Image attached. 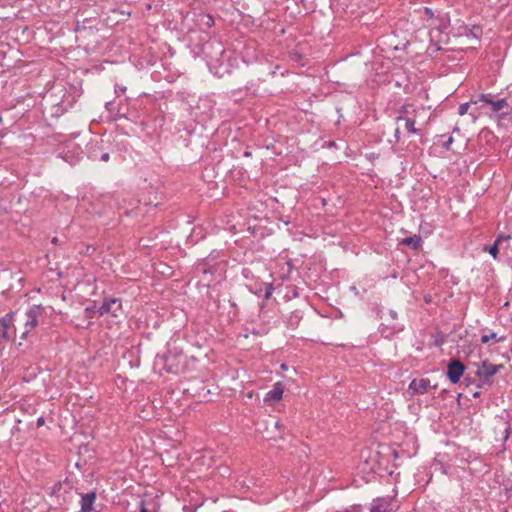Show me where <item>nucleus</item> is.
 <instances>
[{
    "label": "nucleus",
    "instance_id": "f257e3e1",
    "mask_svg": "<svg viewBox=\"0 0 512 512\" xmlns=\"http://www.w3.org/2000/svg\"><path fill=\"white\" fill-rule=\"evenodd\" d=\"M492 34V36H489V42L486 44V55L485 60H487L490 64H499L503 59V55L505 52V40L494 36L496 35L495 32L492 31V29H489L486 33Z\"/></svg>",
    "mask_w": 512,
    "mask_h": 512
},
{
    "label": "nucleus",
    "instance_id": "f03ea898",
    "mask_svg": "<svg viewBox=\"0 0 512 512\" xmlns=\"http://www.w3.org/2000/svg\"><path fill=\"white\" fill-rule=\"evenodd\" d=\"M44 308L41 305H32L25 312V330L21 335L25 339L29 332L35 329L39 323V317L42 316Z\"/></svg>",
    "mask_w": 512,
    "mask_h": 512
},
{
    "label": "nucleus",
    "instance_id": "7ed1b4c3",
    "mask_svg": "<svg viewBox=\"0 0 512 512\" xmlns=\"http://www.w3.org/2000/svg\"><path fill=\"white\" fill-rule=\"evenodd\" d=\"M436 388L437 384H432L429 378H419L410 382L408 391L411 395H422Z\"/></svg>",
    "mask_w": 512,
    "mask_h": 512
},
{
    "label": "nucleus",
    "instance_id": "20e7f679",
    "mask_svg": "<svg viewBox=\"0 0 512 512\" xmlns=\"http://www.w3.org/2000/svg\"><path fill=\"white\" fill-rule=\"evenodd\" d=\"M372 512H394L398 509L395 504V496L378 497L371 504Z\"/></svg>",
    "mask_w": 512,
    "mask_h": 512
},
{
    "label": "nucleus",
    "instance_id": "39448f33",
    "mask_svg": "<svg viewBox=\"0 0 512 512\" xmlns=\"http://www.w3.org/2000/svg\"><path fill=\"white\" fill-rule=\"evenodd\" d=\"M482 102L490 106V112L495 115H506L509 113V105L505 99L492 100L491 95L482 94Z\"/></svg>",
    "mask_w": 512,
    "mask_h": 512
},
{
    "label": "nucleus",
    "instance_id": "423d86ee",
    "mask_svg": "<svg viewBox=\"0 0 512 512\" xmlns=\"http://www.w3.org/2000/svg\"><path fill=\"white\" fill-rule=\"evenodd\" d=\"M503 368V364H492L487 361H482V388L485 385H492V377Z\"/></svg>",
    "mask_w": 512,
    "mask_h": 512
},
{
    "label": "nucleus",
    "instance_id": "0eeeda50",
    "mask_svg": "<svg viewBox=\"0 0 512 512\" xmlns=\"http://www.w3.org/2000/svg\"><path fill=\"white\" fill-rule=\"evenodd\" d=\"M122 309V302L118 298H109L104 300L100 308L98 309V313L102 316L110 313L112 316L117 317L118 312Z\"/></svg>",
    "mask_w": 512,
    "mask_h": 512
},
{
    "label": "nucleus",
    "instance_id": "6e6552de",
    "mask_svg": "<svg viewBox=\"0 0 512 512\" xmlns=\"http://www.w3.org/2000/svg\"><path fill=\"white\" fill-rule=\"evenodd\" d=\"M214 106L215 102L209 96L200 97L196 106L199 112H195L194 114L196 117L202 115L210 118L212 117Z\"/></svg>",
    "mask_w": 512,
    "mask_h": 512
},
{
    "label": "nucleus",
    "instance_id": "1a4fd4ad",
    "mask_svg": "<svg viewBox=\"0 0 512 512\" xmlns=\"http://www.w3.org/2000/svg\"><path fill=\"white\" fill-rule=\"evenodd\" d=\"M464 372V365L459 360H453L448 365L447 377L452 383L459 382Z\"/></svg>",
    "mask_w": 512,
    "mask_h": 512
},
{
    "label": "nucleus",
    "instance_id": "9d476101",
    "mask_svg": "<svg viewBox=\"0 0 512 512\" xmlns=\"http://www.w3.org/2000/svg\"><path fill=\"white\" fill-rule=\"evenodd\" d=\"M385 321L387 324H383L389 328V334H395L403 330V326L398 322V314L394 310H389L385 314Z\"/></svg>",
    "mask_w": 512,
    "mask_h": 512
},
{
    "label": "nucleus",
    "instance_id": "9b49d317",
    "mask_svg": "<svg viewBox=\"0 0 512 512\" xmlns=\"http://www.w3.org/2000/svg\"><path fill=\"white\" fill-rule=\"evenodd\" d=\"M196 270L198 273L202 274L201 280L206 281L207 285H209L211 282L212 274L216 271L215 267L210 265L209 258L199 263L196 267Z\"/></svg>",
    "mask_w": 512,
    "mask_h": 512
},
{
    "label": "nucleus",
    "instance_id": "f8f14e48",
    "mask_svg": "<svg viewBox=\"0 0 512 512\" xmlns=\"http://www.w3.org/2000/svg\"><path fill=\"white\" fill-rule=\"evenodd\" d=\"M283 393H284V387H283L282 383L277 382L273 385L272 389L269 392H267V394L264 398V401L265 402H268V401L278 402L282 399Z\"/></svg>",
    "mask_w": 512,
    "mask_h": 512
},
{
    "label": "nucleus",
    "instance_id": "ddd939ff",
    "mask_svg": "<svg viewBox=\"0 0 512 512\" xmlns=\"http://www.w3.org/2000/svg\"><path fill=\"white\" fill-rule=\"evenodd\" d=\"M96 500V493L94 491L81 495V510L80 512H91L93 504Z\"/></svg>",
    "mask_w": 512,
    "mask_h": 512
},
{
    "label": "nucleus",
    "instance_id": "4468645a",
    "mask_svg": "<svg viewBox=\"0 0 512 512\" xmlns=\"http://www.w3.org/2000/svg\"><path fill=\"white\" fill-rule=\"evenodd\" d=\"M160 68L162 71H155L153 73L154 79L159 80L161 77H163L167 82L172 83L178 77V75L170 73V66H160Z\"/></svg>",
    "mask_w": 512,
    "mask_h": 512
},
{
    "label": "nucleus",
    "instance_id": "2eb2a0df",
    "mask_svg": "<svg viewBox=\"0 0 512 512\" xmlns=\"http://www.w3.org/2000/svg\"><path fill=\"white\" fill-rule=\"evenodd\" d=\"M499 432H500V439L499 440H500L501 444L499 445V450L495 451V454H499V453L503 452V450L505 449L504 448V443L509 438L510 427L507 424H505V423H501V426L499 428Z\"/></svg>",
    "mask_w": 512,
    "mask_h": 512
},
{
    "label": "nucleus",
    "instance_id": "dca6fc26",
    "mask_svg": "<svg viewBox=\"0 0 512 512\" xmlns=\"http://www.w3.org/2000/svg\"><path fill=\"white\" fill-rule=\"evenodd\" d=\"M198 24L205 28H212L215 24L213 16L210 14L201 13L198 15Z\"/></svg>",
    "mask_w": 512,
    "mask_h": 512
},
{
    "label": "nucleus",
    "instance_id": "f3484780",
    "mask_svg": "<svg viewBox=\"0 0 512 512\" xmlns=\"http://www.w3.org/2000/svg\"><path fill=\"white\" fill-rule=\"evenodd\" d=\"M422 19L427 22V26H429V27L436 26L434 13L431 8L425 7L423 9Z\"/></svg>",
    "mask_w": 512,
    "mask_h": 512
},
{
    "label": "nucleus",
    "instance_id": "a211bd4d",
    "mask_svg": "<svg viewBox=\"0 0 512 512\" xmlns=\"http://www.w3.org/2000/svg\"><path fill=\"white\" fill-rule=\"evenodd\" d=\"M398 120H403L405 122L406 130L411 134H417L418 129L415 127V120L411 117H399Z\"/></svg>",
    "mask_w": 512,
    "mask_h": 512
},
{
    "label": "nucleus",
    "instance_id": "6ab92c4d",
    "mask_svg": "<svg viewBox=\"0 0 512 512\" xmlns=\"http://www.w3.org/2000/svg\"><path fill=\"white\" fill-rule=\"evenodd\" d=\"M404 245L410 246L413 249H418L421 245V238L419 236L406 237L402 240Z\"/></svg>",
    "mask_w": 512,
    "mask_h": 512
},
{
    "label": "nucleus",
    "instance_id": "aec40b11",
    "mask_svg": "<svg viewBox=\"0 0 512 512\" xmlns=\"http://www.w3.org/2000/svg\"><path fill=\"white\" fill-rule=\"evenodd\" d=\"M14 317V312L7 313L4 317L0 318V326L3 329H8Z\"/></svg>",
    "mask_w": 512,
    "mask_h": 512
},
{
    "label": "nucleus",
    "instance_id": "412c9836",
    "mask_svg": "<svg viewBox=\"0 0 512 512\" xmlns=\"http://www.w3.org/2000/svg\"><path fill=\"white\" fill-rule=\"evenodd\" d=\"M491 339H495L496 341H504L506 337H497V334L494 332L482 333V343H487Z\"/></svg>",
    "mask_w": 512,
    "mask_h": 512
},
{
    "label": "nucleus",
    "instance_id": "4be33fe9",
    "mask_svg": "<svg viewBox=\"0 0 512 512\" xmlns=\"http://www.w3.org/2000/svg\"><path fill=\"white\" fill-rule=\"evenodd\" d=\"M483 249L488 250V252L493 256V258L496 259L499 254L498 240L492 246L484 247Z\"/></svg>",
    "mask_w": 512,
    "mask_h": 512
},
{
    "label": "nucleus",
    "instance_id": "5701e85b",
    "mask_svg": "<svg viewBox=\"0 0 512 512\" xmlns=\"http://www.w3.org/2000/svg\"><path fill=\"white\" fill-rule=\"evenodd\" d=\"M470 107H471V104L468 102L461 104L458 109L459 114L464 115V114L468 113V110L470 109Z\"/></svg>",
    "mask_w": 512,
    "mask_h": 512
},
{
    "label": "nucleus",
    "instance_id": "b1692460",
    "mask_svg": "<svg viewBox=\"0 0 512 512\" xmlns=\"http://www.w3.org/2000/svg\"><path fill=\"white\" fill-rule=\"evenodd\" d=\"M126 90H127L126 86H122V85H118V84L115 85V93L118 96L121 94H124L126 92Z\"/></svg>",
    "mask_w": 512,
    "mask_h": 512
},
{
    "label": "nucleus",
    "instance_id": "393cba45",
    "mask_svg": "<svg viewBox=\"0 0 512 512\" xmlns=\"http://www.w3.org/2000/svg\"><path fill=\"white\" fill-rule=\"evenodd\" d=\"M272 293H273V287L271 284H269V285H267L266 290H265V295H264L265 299L270 298Z\"/></svg>",
    "mask_w": 512,
    "mask_h": 512
},
{
    "label": "nucleus",
    "instance_id": "a878e982",
    "mask_svg": "<svg viewBox=\"0 0 512 512\" xmlns=\"http://www.w3.org/2000/svg\"><path fill=\"white\" fill-rule=\"evenodd\" d=\"M346 512H361L362 506L361 505H353L349 509H345Z\"/></svg>",
    "mask_w": 512,
    "mask_h": 512
},
{
    "label": "nucleus",
    "instance_id": "bb28decb",
    "mask_svg": "<svg viewBox=\"0 0 512 512\" xmlns=\"http://www.w3.org/2000/svg\"><path fill=\"white\" fill-rule=\"evenodd\" d=\"M110 159V155L108 152H104L102 153L100 156H99V161H102V162H108Z\"/></svg>",
    "mask_w": 512,
    "mask_h": 512
},
{
    "label": "nucleus",
    "instance_id": "cd10ccee",
    "mask_svg": "<svg viewBox=\"0 0 512 512\" xmlns=\"http://www.w3.org/2000/svg\"><path fill=\"white\" fill-rule=\"evenodd\" d=\"M99 156H100V155H99V153H97V152H96V150H92V151L90 152V156H89V157H90L92 160L97 161V160H99Z\"/></svg>",
    "mask_w": 512,
    "mask_h": 512
},
{
    "label": "nucleus",
    "instance_id": "c85d7f7f",
    "mask_svg": "<svg viewBox=\"0 0 512 512\" xmlns=\"http://www.w3.org/2000/svg\"><path fill=\"white\" fill-rule=\"evenodd\" d=\"M222 66H216V65H213V66H209V70L211 73H213L214 75H218V69L221 68Z\"/></svg>",
    "mask_w": 512,
    "mask_h": 512
},
{
    "label": "nucleus",
    "instance_id": "c756f323",
    "mask_svg": "<svg viewBox=\"0 0 512 512\" xmlns=\"http://www.w3.org/2000/svg\"><path fill=\"white\" fill-rule=\"evenodd\" d=\"M453 142V138L450 136L448 139L443 143V147L445 149H449L451 143Z\"/></svg>",
    "mask_w": 512,
    "mask_h": 512
},
{
    "label": "nucleus",
    "instance_id": "7c9ffc66",
    "mask_svg": "<svg viewBox=\"0 0 512 512\" xmlns=\"http://www.w3.org/2000/svg\"><path fill=\"white\" fill-rule=\"evenodd\" d=\"M3 339H9L8 329H3V332L0 335Z\"/></svg>",
    "mask_w": 512,
    "mask_h": 512
},
{
    "label": "nucleus",
    "instance_id": "2f4dec72",
    "mask_svg": "<svg viewBox=\"0 0 512 512\" xmlns=\"http://www.w3.org/2000/svg\"><path fill=\"white\" fill-rule=\"evenodd\" d=\"M94 311V308L93 307H86L84 312L86 314L87 317L90 316V313Z\"/></svg>",
    "mask_w": 512,
    "mask_h": 512
},
{
    "label": "nucleus",
    "instance_id": "473e14b6",
    "mask_svg": "<svg viewBox=\"0 0 512 512\" xmlns=\"http://www.w3.org/2000/svg\"><path fill=\"white\" fill-rule=\"evenodd\" d=\"M44 423H45V420H44V418H43V417H39V418L37 419V426H38V427H40V426L44 425Z\"/></svg>",
    "mask_w": 512,
    "mask_h": 512
},
{
    "label": "nucleus",
    "instance_id": "72a5a7b5",
    "mask_svg": "<svg viewBox=\"0 0 512 512\" xmlns=\"http://www.w3.org/2000/svg\"><path fill=\"white\" fill-rule=\"evenodd\" d=\"M51 242H52L53 244H58V243H59V238H58V237H53V238H52V240H51Z\"/></svg>",
    "mask_w": 512,
    "mask_h": 512
},
{
    "label": "nucleus",
    "instance_id": "f704fd0d",
    "mask_svg": "<svg viewBox=\"0 0 512 512\" xmlns=\"http://www.w3.org/2000/svg\"><path fill=\"white\" fill-rule=\"evenodd\" d=\"M170 356L169 355H163L161 357V359L166 363L168 360H169Z\"/></svg>",
    "mask_w": 512,
    "mask_h": 512
},
{
    "label": "nucleus",
    "instance_id": "c9c22d12",
    "mask_svg": "<svg viewBox=\"0 0 512 512\" xmlns=\"http://www.w3.org/2000/svg\"><path fill=\"white\" fill-rule=\"evenodd\" d=\"M399 134H400V130H399V128H397L395 130V137H396L397 141L399 140Z\"/></svg>",
    "mask_w": 512,
    "mask_h": 512
},
{
    "label": "nucleus",
    "instance_id": "e433bc0d",
    "mask_svg": "<svg viewBox=\"0 0 512 512\" xmlns=\"http://www.w3.org/2000/svg\"><path fill=\"white\" fill-rule=\"evenodd\" d=\"M281 368H282L283 370H286V369H287V366H286L285 364H282V365H281Z\"/></svg>",
    "mask_w": 512,
    "mask_h": 512
},
{
    "label": "nucleus",
    "instance_id": "4c0bfd02",
    "mask_svg": "<svg viewBox=\"0 0 512 512\" xmlns=\"http://www.w3.org/2000/svg\"><path fill=\"white\" fill-rule=\"evenodd\" d=\"M479 395H480V393H479V392H475V393H474V397H478Z\"/></svg>",
    "mask_w": 512,
    "mask_h": 512
},
{
    "label": "nucleus",
    "instance_id": "58836bf2",
    "mask_svg": "<svg viewBox=\"0 0 512 512\" xmlns=\"http://www.w3.org/2000/svg\"><path fill=\"white\" fill-rule=\"evenodd\" d=\"M475 373H476V375H480V370L477 369V371Z\"/></svg>",
    "mask_w": 512,
    "mask_h": 512
},
{
    "label": "nucleus",
    "instance_id": "ea45409f",
    "mask_svg": "<svg viewBox=\"0 0 512 512\" xmlns=\"http://www.w3.org/2000/svg\"><path fill=\"white\" fill-rule=\"evenodd\" d=\"M502 512H509V511H508L506 508H504V509L502 510Z\"/></svg>",
    "mask_w": 512,
    "mask_h": 512
},
{
    "label": "nucleus",
    "instance_id": "a19ab883",
    "mask_svg": "<svg viewBox=\"0 0 512 512\" xmlns=\"http://www.w3.org/2000/svg\"><path fill=\"white\" fill-rule=\"evenodd\" d=\"M370 512H372V509L370 508Z\"/></svg>",
    "mask_w": 512,
    "mask_h": 512
}]
</instances>
